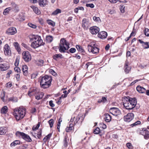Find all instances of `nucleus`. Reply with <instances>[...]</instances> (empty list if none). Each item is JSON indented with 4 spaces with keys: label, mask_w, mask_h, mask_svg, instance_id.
Masks as SVG:
<instances>
[{
    "label": "nucleus",
    "mask_w": 149,
    "mask_h": 149,
    "mask_svg": "<svg viewBox=\"0 0 149 149\" xmlns=\"http://www.w3.org/2000/svg\"><path fill=\"white\" fill-rule=\"evenodd\" d=\"M101 100L102 101V102L104 103L107 101V99L105 97H102V98Z\"/></svg>",
    "instance_id": "e2e57ef3"
},
{
    "label": "nucleus",
    "mask_w": 149,
    "mask_h": 149,
    "mask_svg": "<svg viewBox=\"0 0 149 149\" xmlns=\"http://www.w3.org/2000/svg\"><path fill=\"white\" fill-rule=\"evenodd\" d=\"M51 72L53 76H56L57 75V73L53 70H51Z\"/></svg>",
    "instance_id": "13d9d810"
},
{
    "label": "nucleus",
    "mask_w": 149,
    "mask_h": 149,
    "mask_svg": "<svg viewBox=\"0 0 149 149\" xmlns=\"http://www.w3.org/2000/svg\"><path fill=\"white\" fill-rule=\"evenodd\" d=\"M53 37L51 36H47L46 37V39L48 42H51L53 40Z\"/></svg>",
    "instance_id": "72a5a7b5"
},
{
    "label": "nucleus",
    "mask_w": 149,
    "mask_h": 149,
    "mask_svg": "<svg viewBox=\"0 0 149 149\" xmlns=\"http://www.w3.org/2000/svg\"><path fill=\"white\" fill-rule=\"evenodd\" d=\"M127 146L129 148H130L132 146V144L129 143H127L126 144Z\"/></svg>",
    "instance_id": "774afa93"
},
{
    "label": "nucleus",
    "mask_w": 149,
    "mask_h": 149,
    "mask_svg": "<svg viewBox=\"0 0 149 149\" xmlns=\"http://www.w3.org/2000/svg\"><path fill=\"white\" fill-rule=\"evenodd\" d=\"M15 134L17 136L22 138L27 142H31L32 141V140L29 136L23 132L17 131L16 132Z\"/></svg>",
    "instance_id": "39448f33"
},
{
    "label": "nucleus",
    "mask_w": 149,
    "mask_h": 149,
    "mask_svg": "<svg viewBox=\"0 0 149 149\" xmlns=\"http://www.w3.org/2000/svg\"><path fill=\"white\" fill-rule=\"evenodd\" d=\"M12 8L13 10L15 12H18L19 11V9L18 6L15 3H12Z\"/></svg>",
    "instance_id": "5701e85b"
},
{
    "label": "nucleus",
    "mask_w": 149,
    "mask_h": 149,
    "mask_svg": "<svg viewBox=\"0 0 149 149\" xmlns=\"http://www.w3.org/2000/svg\"><path fill=\"white\" fill-rule=\"evenodd\" d=\"M111 3H115L117 2L118 0H108Z\"/></svg>",
    "instance_id": "680f3d73"
},
{
    "label": "nucleus",
    "mask_w": 149,
    "mask_h": 149,
    "mask_svg": "<svg viewBox=\"0 0 149 149\" xmlns=\"http://www.w3.org/2000/svg\"><path fill=\"white\" fill-rule=\"evenodd\" d=\"M76 47L78 51L81 52H85V51L83 48L82 47L79 45H76Z\"/></svg>",
    "instance_id": "bb28decb"
},
{
    "label": "nucleus",
    "mask_w": 149,
    "mask_h": 149,
    "mask_svg": "<svg viewBox=\"0 0 149 149\" xmlns=\"http://www.w3.org/2000/svg\"><path fill=\"white\" fill-rule=\"evenodd\" d=\"M101 125L102 126V128L103 129H105L106 128L107 126L105 124L102 123V124H101Z\"/></svg>",
    "instance_id": "338daca9"
},
{
    "label": "nucleus",
    "mask_w": 149,
    "mask_h": 149,
    "mask_svg": "<svg viewBox=\"0 0 149 149\" xmlns=\"http://www.w3.org/2000/svg\"><path fill=\"white\" fill-rule=\"evenodd\" d=\"M82 27L84 29H86L89 27L90 23L88 19L86 18L83 19L82 22Z\"/></svg>",
    "instance_id": "4468645a"
},
{
    "label": "nucleus",
    "mask_w": 149,
    "mask_h": 149,
    "mask_svg": "<svg viewBox=\"0 0 149 149\" xmlns=\"http://www.w3.org/2000/svg\"><path fill=\"white\" fill-rule=\"evenodd\" d=\"M37 89L35 88H31L29 89V91H30L31 93H36V92Z\"/></svg>",
    "instance_id": "3c124183"
},
{
    "label": "nucleus",
    "mask_w": 149,
    "mask_h": 149,
    "mask_svg": "<svg viewBox=\"0 0 149 149\" xmlns=\"http://www.w3.org/2000/svg\"><path fill=\"white\" fill-rule=\"evenodd\" d=\"M104 119L106 122H109L111 121V116L108 113H106L104 115Z\"/></svg>",
    "instance_id": "aec40b11"
},
{
    "label": "nucleus",
    "mask_w": 149,
    "mask_h": 149,
    "mask_svg": "<svg viewBox=\"0 0 149 149\" xmlns=\"http://www.w3.org/2000/svg\"><path fill=\"white\" fill-rule=\"evenodd\" d=\"M19 60V57H17L15 59V66H17L18 65Z\"/></svg>",
    "instance_id": "79ce46f5"
},
{
    "label": "nucleus",
    "mask_w": 149,
    "mask_h": 149,
    "mask_svg": "<svg viewBox=\"0 0 149 149\" xmlns=\"http://www.w3.org/2000/svg\"><path fill=\"white\" fill-rule=\"evenodd\" d=\"M76 51V49L75 48H72L69 49V51H68L66 52L68 54L70 53H74Z\"/></svg>",
    "instance_id": "a19ab883"
},
{
    "label": "nucleus",
    "mask_w": 149,
    "mask_h": 149,
    "mask_svg": "<svg viewBox=\"0 0 149 149\" xmlns=\"http://www.w3.org/2000/svg\"><path fill=\"white\" fill-rule=\"evenodd\" d=\"M28 25L29 26L33 29H35L36 27V25L31 23H29Z\"/></svg>",
    "instance_id": "5fc2aeb1"
},
{
    "label": "nucleus",
    "mask_w": 149,
    "mask_h": 149,
    "mask_svg": "<svg viewBox=\"0 0 149 149\" xmlns=\"http://www.w3.org/2000/svg\"><path fill=\"white\" fill-rule=\"evenodd\" d=\"M9 65L6 63L0 64V70L1 71H4L7 70L9 68Z\"/></svg>",
    "instance_id": "f3484780"
},
{
    "label": "nucleus",
    "mask_w": 149,
    "mask_h": 149,
    "mask_svg": "<svg viewBox=\"0 0 149 149\" xmlns=\"http://www.w3.org/2000/svg\"><path fill=\"white\" fill-rule=\"evenodd\" d=\"M11 7H9L5 9L3 12V14L6 15L9 12V11L11 10Z\"/></svg>",
    "instance_id": "4c0bfd02"
},
{
    "label": "nucleus",
    "mask_w": 149,
    "mask_h": 149,
    "mask_svg": "<svg viewBox=\"0 0 149 149\" xmlns=\"http://www.w3.org/2000/svg\"><path fill=\"white\" fill-rule=\"evenodd\" d=\"M53 58L55 60L57 61L59 58H62L63 56L62 55L60 54H55L53 56Z\"/></svg>",
    "instance_id": "b1692460"
},
{
    "label": "nucleus",
    "mask_w": 149,
    "mask_h": 149,
    "mask_svg": "<svg viewBox=\"0 0 149 149\" xmlns=\"http://www.w3.org/2000/svg\"><path fill=\"white\" fill-rule=\"evenodd\" d=\"M48 123L49 124L50 128H52L53 125L54 124V120L53 119H50L48 121Z\"/></svg>",
    "instance_id": "09e8293b"
},
{
    "label": "nucleus",
    "mask_w": 149,
    "mask_h": 149,
    "mask_svg": "<svg viewBox=\"0 0 149 149\" xmlns=\"http://www.w3.org/2000/svg\"><path fill=\"white\" fill-rule=\"evenodd\" d=\"M107 36V33L104 31L100 32L98 34V37L102 39H104L106 38Z\"/></svg>",
    "instance_id": "dca6fc26"
},
{
    "label": "nucleus",
    "mask_w": 149,
    "mask_h": 149,
    "mask_svg": "<svg viewBox=\"0 0 149 149\" xmlns=\"http://www.w3.org/2000/svg\"><path fill=\"white\" fill-rule=\"evenodd\" d=\"M86 6L90 7L91 8H93L94 7V5L93 3H86Z\"/></svg>",
    "instance_id": "864d4df0"
},
{
    "label": "nucleus",
    "mask_w": 149,
    "mask_h": 149,
    "mask_svg": "<svg viewBox=\"0 0 149 149\" xmlns=\"http://www.w3.org/2000/svg\"><path fill=\"white\" fill-rule=\"evenodd\" d=\"M4 51L5 55L10 56L11 51L10 48L8 44L5 45L4 47Z\"/></svg>",
    "instance_id": "9d476101"
},
{
    "label": "nucleus",
    "mask_w": 149,
    "mask_h": 149,
    "mask_svg": "<svg viewBox=\"0 0 149 149\" xmlns=\"http://www.w3.org/2000/svg\"><path fill=\"white\" fill-rule=\"evenodd\" d=\"M124 107L127 109L130 110L133 109L137 103L136 98H131L129 96L124 97L123 100Z\"/></svg>",
    "instance_id": "f257e3e1"
},
{
    "label": "nucleus",
    "mask_w": 149,
    "mask_h": 149,
    "mask_svg": "<svg viewBox=\"0 0 149 149\" xmlns=\"http://www.w3.org/2000/svg\"><path fill=\"white\" fill-rule=\"evenodd\" d=\"M62 120L60 118L58 120V124L57 126V129L59 132H60V128L61 125V123L62 122Z\"/></svg>",
    "instance_id": "37998d69"
},
{
    "label": "nucleus",
    "mask_w": 149,
    "mask_h": 149,
    "mask_svg": "<svg viewBox=\"0 0 149 149\" xmlns=\"http://www.w3.org/2000/svg\"><path fill=\"white\" fill-rule=\"evenodd\" d=\"M40 78H41L40 82H48V81H52V79L51 76L47 75L42 77H40Z\"/></svg>",
    "instance_id": "f8f14e48"
},
{
    "label": "nucleus",
    "mask_w": 149,
    "mask_h": 149,
    "mask_svg": "<svg viewBox=\"0 0 149 149\" xmlns=\"http://www.w3.org/2000/svg\"><path fill=\"white\" fill-rule=\"evenodd\" d=\"M1 113H6L8 111L7 107L6 106H4L1 109Z\"/></svg>",
    "instance_id": "cd10ccee"
},
{
    "label": "nucleus",
    "mask_w": 149,
    "mask_h": 149,
    "mask_svg": "<svg viewBox=\"0 0 149 149\" xmlns=\"http://www.w3.org/2000/svg\"><path fill=\"white\" fill-rule=\"evenodd\" d=\"M134 118V114L133 113H129L126 116L124 117V120L125 122H130Z\"/></svg>",
    "instance_id": "6e6552de"
},
{
    "label": "nucleus",
    "mask_w": 149,
    "mask_h": 149,
    "mask_svg": "<svg viewBox=\"0 0 149 149\" xmlns=\"http://www.w3.org/2000/svg\"><path fill=\"white\" fill-rule=\"evenodd\" d=\"M68 141L69 139H67V137L65 136L63 141L64 146L65 147H66L68 146Z\"/></svg>",
    "instance_id": "f704fd0d"
},
{
    "label": "nucleus",
    "mask_w": 149,
    "mask_h": 149,
    "mask_svg": "<svg viewBox=\"0 0 149 149\" xmlns=\"http://www.w3.org/2000/svg\"><path fill=\"white\" fill-rule=\"evenodd\" d=\"M6 133V130L2 127H0V134L2 135L5 134Z\"/></svg>",
    "instance_id": "ea45409f"
},
{
    "label": "nucleus",
    "mask_w": 149,
    "mask_h": 149,
    "mask_svg": "<svg viewBox=\"0 0 149 149\" xmlns=\"http://www.w3.org/2000/svg\"><path fill=\"white\" fill-rule=\"evenodd\" d=\"M15 77L17 81H19V80L20 75L18 73L15 75Z\"/></svg>",
    "instance_id": "6e6d98bb"
},
{
    "label": "nucleus",
    "mask_w": 149,
    "mask_h": 149,
    "mask_svg": "<svg viewBox=\"0 0 149 149\" xmlns=\"http://www.w3.org/2000/svg\"><path fill=\"white\" fill-rule=\"evenodd\" d=\"M12 86V84L10 82H8L6 84V87L8 88H10Z\"/></svg>",
    "instance_id": "bf43d9fd"
},
{
    "label": "nucleus",
    "mask_w": 149,
    "mask_h": 149,
    "mask_svg": "<svg viewBox=\"0 0 149 149\" xmlns=\"http://www.w3.org/2000/svg\"><path fill=\"white\" fill-rule=\"evenodd\" d=\"M23 58L26 62H28L31 60V56L28 52H24L22 53Z\"/></svg>",
    "instance_id": "423d86ee"
},
{
    "label": "nucleus",
    "mask_w": 149,
    "mask_h": 149,
    "mask_svg": "<svg viewBox=\"0 0 149 149\" xmlns=\"http://www.w3.org/2000/svg\"><path fill=\"white\" fill-rule=\"evenodd\" d=\"M38 2L40 6L44 7L46 4V0H38Z\"/></svg>",
    "instance_id": "393cba45"
},
{
    "label": "nucleus",
    "mask_w": 149,
    "mask_h": 149,
    "mask_svg": "<svg viewBox=\"0 0 149 149\" xmlns=\"http://www.w3.org/2000/svg\"><path fill=\"white\" fill-rule=\"evenodd\" d=\"M14 70L17 73H20L21 71V70L20 68L17 67H16L14 68Z\"/></svg>",
    "instance_id": "603ef678"
},
{
    "label": "nucleus",
    "mask_w": 149,
    "mask_h": 149,
    "mask_svg": "<svg viewBox=\"0 0 149 149\" xmlns=\"http://www.w3.org/2000/svg\"><path fill=\"white\" fill-rule=\"evenodd\" d=\"M18 99L17 97H11L8 99L9 101H11L13 102H16L18 101Z\"/></svg>",
    "instance_id": "2f4dec72"
},
{
    "label": "nucleus",
    "mask_w": 149,
    "mask_h": 149,
    "mask_svg": "<svg viewBox=\"0 0 149 149\" xmlns=\"http://www.w3.org/2000/svg\"><path fill=\"white\" fill-rule=\"evenodd\" d=\"M144 31L145 35L147 36H149V29L146 28Z\"/></svg>",
    "instance_id": "49530a36"
},
{
    "label": "nucleus",
    "mask_w": 149,
    "mask_h": 149,
    "mask_svg": "<svg viewBox=\"0 0 149 149\" xmlns=\"http://www.w3.org/2000/svg\"><path fill=\"white\" fill-rule=\"evenodd\" d=\"M47 23L52 25L53 26H54L55 25V23L53 21L51 20H48L47 21Z\"/></svg>",
    "instance_id": "a18cd8bd"
},
{
    "label": "nucleus",
    "mask_w": 149,
    "mask_h": 149,
    "mask_svg": "<svg viewBox=\"0 0 149 149\" xmlns=\"http://www.w3.org/2000/svg\"><path fill=\"white\" fill-rule=\"evenodd\" d=\"M125 72L127 74L129 72V71L130 70V68L128 66V64L126 63L125 64Z\"/></svg>",
    "instance_id": "473e14b6"
},
{
    "label": "nucleus",
    "mask_w": 149,
    "mask_h": 149,
    "mask_svg": "<svg viewBox=\"0 0 149 149\" xmlns=\"http://www.w3.org/2000/svg\"><path fill=\"white\" fill-rule=\"evenodd\" d=\"M141 124V122L140 121L138 120L136 121V122L132 124L131 125V126L132 127H133L134 126L137 125H139Z\"/></svg>",
    "instance_id": "8fccbe9b"
},
{
    "label": "nucleus",
    "mask_w": 149,
    "mask_h": 149,
    "mask_svg": "<svg viewBox=\"0 0 149 149\" xmlns=\"http://www.w3.org/2000/svg\"><path fill=\"white\" fill-rule=\"evenodd\" d=\"M49 105L52 107H54L55 106V105L54 103H53V101L52 100H50L49 101Z\"/></svg>",
    "instance_id": "4d7b16f0"
},
{
    "label": "nucleus",
    "mask_w": 149,
    "mask_h": 149,
    "mask_svg": "<svg viewBox=\"0 0 149 149\" xmlns=\"http://www.w3.org/2000/svg\"><path fill=\"white\" fill-rule=\"evenodd\" d=\"M138 41L140 43L142 44V45L144 49H147L149 48L148 42H144L143 41L140 39H139Z\"/></svg>",
    "instance_id": "a211bd4d"
},
{
    "label": "nucleus",
    "mask_w": 149,
    "mask_h": 149,
    "mask_svg": "<svg viewBox=\"0 0 149 149\" xmlns=\"http://www.w3.org/2000/svg\"><path fill=\"white\" fill-rule=\"evenodd\" d=\"M88 51L90 52H91L93 54H95L99 52V49L97 47H93L91 45H88Z\"/></svg>",
    "instance_id": "0eeeda50"
},
{
    "label": "nucleus",
    "mask_w": 149,
    "mask_h": 149,
    "mask_svg": "<svg viewBox=\"0 0 149 149\" xmlns=\"http://www.w3.org/2000/svg\"><path fill=\"white\" fill-rule=\"evenodd\" d=\"M93 20L96 22H101L100 18L98 17H97L95 16H94L93 17Z\"/></svg>",
    "instance_id": "de8ad7c7"
},
{
    "label": "nucleus",
    "mask_w": 149,
    "mask_h": 149,
    "mask_svg": "<svg viewBox=\"0 0 149 149\" xmlns=\"http://www.w3.org/2000/svg\"><path fill=\"white\" fill-rule=\"evenodd\" d=\"M28 67L26 65H23L22 66V70L23 74L24 75H26L28 74Z\"/></svg>",
    "instance_id": "4be33fe9"
},
{
    "label": "nucleus",
    "mask_w": 149,
    "mask_h": 149,
    "mask_svg": "<svg viewBox=\"0 0 149 149\" xmlns=\"http://www.w3.org/2000/svg\"><path fill=\"white\" fill-rule=\"evenodd\" d=\"M51 82H40V86L41 88L44 89L48 88L51 85Z\"/></svg>",
    "instance_id": "ddd939ff"
},
{
    "label": "nucleus",
    "mask_w": 149,
    "mask_h": 149,
    "mask_svg": "<svg viewBox=\"0 0 149 149\" xmlns=\"http://www.w3.org/2000/svg\"><path fill=\"white\" fill-rule=\"evenodd\" d=\"M52 135V134L51 133H50L49 134L47 135L46 136H45L46 138V139L47 140L49 139L51 136Z\"/></svg>",
    "instance_id": "0e129e2a"
},
{
    "label": "nucleus",
    "mask_w": 149,
    "mask_h": 149,
    "mask_svg": "<svg viewBox=\"0 0 149 149\" xmlns=\"http://www.w3.org/2000/svg\"><path fill=\"white\" fill-rule=\"evenodd\" d=\"M29 39L30 41H33L31 45L34 49L38 48L42 45H44L45 44V43L43 42L40 36L32 35L30 36Z\"/></svg>",
    "instance_id": "f03ea898"
},
{
    "label": "nucleus",
    "mask_w": 149,
    "mask_h": 149,
    "mask_svg": "<svg viewBox=\"0 0 149 149\" xmlns=\"http://www.w3.org/2000/svg\"><path fill=\"white\" fill-rule=\"evenodd\" d=\"M14 45L16 49L17 50V51L18 52H20L21 49L19 46V44L17 42H14Z\"/></svg>",
    "instance_id": "c85d7f7f"
},
{
    "label": "nucleus",
    "mask_w": 149,
    "mask_h": 149,
    "mask_svg": "<svg viewBox=\"0 0 149 149\" xmlns=\"http://www.w3.org/2000/svg\"><path fill=\"white\" fill-rule=\"evenodd\" d=\"M20 143V142L19 140H16L14 141L13 142L10 144V146L13 147L16 146L17 144H19Z\"/></svg>",
    "instance_id": "7c9ffc66"
},
{
    "label": "nucleus",
    "mask_w": 149,
    "mask_h": 149,
    "mask_svg": "<svg viewBox=\"0 0 149 149\" xmlns=\"http://www.w3.org/2000/svg\"><path fill=\"white\" fill-rule=\"evenodd\" d=\"M17 33L16 29L14 27H11L8 29L6 31V33L8 35H13Z\"/></svg>",
    "instance_id": "9b49d317"
},
{
    "label": "nucleus",
    "mask_w": 149,
    "mask_h": 149,
    "mask_svg": "<svg viewBox=\"0 0 149 149\" xmlns=\"http://www.w3.org/2000/svg\"><path fill=\"white\" fill-rule=\"evenodd\" d=\"M12 73V71L11 70L9 71L6 74L7 78H9L10 77V75Z\"/></svg>",
    "instance_id": "052dcab7"
},
{
    "label": "nucleus",
    "mask_w": 149,
    "mask_h": 149,
    "mask_svg": "<svg viewBox=\"0 0 149 149\" xmlns=\"http://www.w3.org/2000/svg\"><path fill=\"white\" fill-rule=\"evenodd\" d=\"M111 113L113 115L117 116L120 114V111L119 109L116 107H111L110 109Z\"/></svg>",
    "instance_id": "1a4fd4ad"
},
{
    "label": "nucleus",
    "mask_w": 149,
    "mask_h": 149,
    "mask_svg": "<svg viewBox=\"0 0 149 149\" xmlns=\"http://www.w3.org/2000/svg\"><path fill=\"white\" fill-rule=\"evenodd\" d=\"M70 44L64 38H61L60 40L58 49L61 53H65V51L68 50L70 48Z\"/></svg>",
    "instance_id": "20e7f679"
},
{
    "label": "nucleus",
    "mask_w": 149,
    "mask_h": 149,
    "mask_svg": "<svg viewBox=\"0 0 149 149\" xmlns=\"http://www.w3.org/2000/svg\"><path fill=\"white\" fill-rule=\"evenodd\" d=\"M73 128V124H70L69 127H67L66 128V131L67 132H69L72 130Z\"/></svg>",
    "instance_id": "c756f323"
},
{
    "label": "nucleus",
    "mask_w": 149,
    "mask_h": 149,
    "mask_svg": "<svg viewBox=\"0 0 149 149\" xmlns=\"http://www.w3.org/2000/svg\"><path fill=\"white\" fill-rule=\"evenodd\" d=\"M31 7L33 9V11L36 14L39 15L40 13V12L38 9V8L34 6H31Z\"/></svg>",
    "instance_id": "a878e982"
},
{
    "label": "nucleus",
    "mask_w": 149,
    "mask_h": 149,
    "mask_svg": "<svg viewBox=\"0 0 149 149\" xmlns=\"http://www.w3.org/2000/svg\"><path fill=\"white\" fill-rule=\"evenodd\" d=\"M44 63V61L41 59L37 61L36 62V64L40 66H42Z\"/></svg>",
    "instance_id": "c9c22d12"
},
{
    "label": "nucleus",
    "mask_w": 149,
    "mask_h": 149,
    "mask_svg": "<svg viewBox=\"0 0 149 149\" xmlns=\"http://www.w3.org/2000/svg\"><path fill=\"white\" fill-rule=\"evenodd\" d=\"M40 123L38 122V124L36 126L35 125L33 126L32 127V130L33 131H36L38 130L40 126Z\"/></svg>",
    "instance_id": "58836bf2"
},
{
    "label": "nucleus",
    "mask_w": 149,
    "mask_h": 149,
    "mask_svg": "<svg viewBox=\"0 0 149 149\" xmlns=\"http://www.w3.org/2000/svg\"><path fill=\"white\" fill-rule=\"evenodd\" d=\"M143 135L144 136V138L146 140L149 139V131L146 129L143 131Z\"/></svg>",
    "instance_id": "412c9836"
},
{
    "label": "nucleus",
    "mask_w": 149,
    "mask_h": 149,
    "mask_svg": "<svg viewBox=\"0 0 149 149\" xmlns=\"http://www.w3.org/2000/svg\"><path fill=\"white\" fill-rule=\"evenodd\" d=\"M137 91L139 93H145L146 91V90L144 88L140 86H138L136 88Z\"/></svg>",
    "instance_id": "6ab92c4d"
},
{
    "label": "nucleus",
    "mask_w": 149,
    "mask_h": 149,
    "mask_svg": "<svg viewBox=\"0 0 149 149\" xmlns=\"http://www.w3.org/2000/svg\"><path fill=\"white\" fill-rule=\"evenodd\" d=\"M61 97H59L58 99V101H57V103L59 104H60L61 102Z\"/></svg>",
    "instance_id": "69168bd1"
},
{
    "label": "nucleus",
    "mask_w": 149,
    "mask_h": 149,
    "mask_svg": "<svg viewBox=\"0 0 149 149\" xmlns=\"http://www.w3.org/2000/svg\"><path fill=\"white\" fill-rule=\"evenodd\" d=\"M14 111L13 114L17 121L22 119L26 113V109L22 107L16 108L14 109Z\"/></svg>",
    "instance_id": "7ed1b4c3"
},
{
    "label": "nucleus",
    "mask_w": 149,
    "mask_h": 149,
    "mask_svg": "<svg viewBox=\"0 0 149 149\" xmlns=\"http://www.w3.org/2000/svg\"><path fill=\"white\" fill-rule=\"evenodd\" d=\"M100 132V129L98 127H97L93 131V133L95 134H98Z\"/></svg>",
    "instance_id": "c03bdc74"
},
{
    "label": "nucleus",
    "mask_w": 149,
    "mask_h": 149,
    "mask_svg": "<svg viewBox=\"0 0 149 149\" xmlns=\"http://www.w3.org/2000/svg\"><path fill=\"white\" fill-rule=\"evenodd\" d=\"M61 11L60 9H57L52 13V15H56L58 14L61 13Z\"/></svg>",
    "instance_id": "e433bc0d"
},
{
    "label": "nucleus",
    "mask_w": 149,
    "mask_h": 149,
    "mask_svg": "<svg viewBox=\"0 0 149 149\" xmlns=\"http://www.w3.org/2000/svg\"><path fill=\"white\" fill-rule=\"evenodd\" d=\"M90 30L92 34H96L99 32V28L96 26H93L90 28Z\"/></svg>",
    "instance_id": "2eb2a0df"
}]
</instances>
